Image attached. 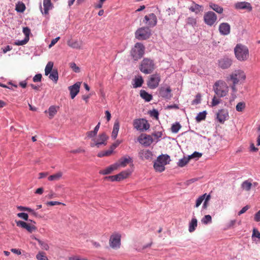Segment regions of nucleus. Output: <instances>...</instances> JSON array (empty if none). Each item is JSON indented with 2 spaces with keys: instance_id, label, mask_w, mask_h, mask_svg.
Returning <instances> with one entry per match:
<instances>
[{
  "instance_id": "nucleus-42",
  "label": "nucleus",
  "mask_w": 260,
  "mask_h": 260,
  "mask_svg": "<svg viewBox=\"0 0 260 260\" xmlns=\"http://www.w3.org/2000/svg\"><path fill=\"white\" fill-rule=\"evenodd\" d=\"M35 239L38 241V243L41 246L42 249L46 250H47L49 249V247L46 242L42 241L37 238H35Z\"/></svg>"
},
{
  "instance_id": "nucleus-12",
  "label": "nucleus",
  "mask_w": 260,
  "mask_h": 260,
  "mask_svg": "<svg viewBox=\"0 0 260 260\" xmlns=\"http://www.w3.org/2000/svg\"><path fill=\"white\" fill-rule=\"evenodd\" d=\"M144 22L149 25V27H154L157 23V18L155 15L153 13H150L148 15H146L144 17Z\"/></svg>"
},
{
  "instance_id": "nucleus-43",
  "label": "nucleus",
  "mask_w": 260,
  "mask_h": 260,
  "mask_svg": "<svg viewBox=\"0 0 260 260\" xmlns=\"http://www.w3.org/2000/svg\"><path fill=\"white\" fill-rule=\"evenodd\" d=\"M186 22L187 24L191 25L192 27L195 26L197 24L196 19L192 17L187 18Z\"/></svg>"
},
{
  "instance_id": "nucleus-51",
  "label": "nucleus",
  "mask_w": 260,
  "mask_h": 260,
  "mask_svg": "<svg viewBox=\"0 0 260 260\" xmlns=\"http://www.w3.org/2000/svg\"><path fill=\"white\" fill-rule=\"evenodd\" d=\"M36 258L38 260H48L45 253L42 252H39L36 255Z\"/></svg>"
},
{
  "instance_id": "nucleus-36",
  "label": "nucleus",
  "mask_w": 260,
  "mask_h": 260,
  "mask_svg": "<svg viewBox=\"0 0 260 260\" xmlns=\"http://www.w3.org/2000/svg\"><path fill=\"white\" fill-rule=\"evenodd\" d=\"M25 8V6L22 2H19L16 5L15 10L18 12H23Z\"/></svg>"
},
{
  "instance_id": "nucleus-57",
  "label": "nucleus",
  "mask_w": 260,
  "mask_h": 260,
  "mask_svg": "<svg viewBox=\"0 0 260 260\" xmlns=\"http://www.w3.org/2000/svg\"><path fill=\"white\" fill-rule=\"evenodd\" d=\"M42 77V76L41 74H36L33 77V81L34 82H40L41 81Z\"/></svg>"
},
{
  "instance_id": "nucleus-31",
  "label": "nucleus",
  "mask_w": 260,
  "mask_h": 260,
  "mask_svg": "<svg viewBox=\"0 0 260 260\" xmlns=\"http://www.w3.org/2000/svg\"><path fill=\"white\" fill-rule=\"evenodd\" d=\"M140 96L141 97L145 100L146 102H150L152 99V96L151 94L148 93L144 90H141L140 91Z\"/></svg>"
},
{
  "instance_id": "nucleus-14",
  "label": "nucleus",
  "mask_w": 260,
  "mask_h": 260,
  "mask_svg": "<svg viewBox=\"0 0 260 260\" xmlns=\"http://www.w3.org/2000/svg\"><path fill=\"white\" fill-rule=\"evenodd\" d=\"M216 117L220 123H224L229 117L228 110L225 109L219 110L216 114Z\"/></svg>"
},
{
  "instance_id": "nucleus-48",
  "label": "nucleus",
  "mask_w": 260,
  "mask_h": 260,
  "mask_svg": "<svg viewBox=\"0 0 260 260\" xmlns=\"http://www.w3.org/2000/svg\"><path fill=\"white\" fill-rule=\"evenodd\" d=\"M202 156V153L195 151L192 154L188 155L189 158H194L196 160L198 159Z\"/></svg>"
},
{
  "instance_id": "nucleus-7",
  "label": "nucleus",
  "mask_w": 260,
  "mask_h": 260,
  "mask_svg": "<svg viewBox=\"0 0 260 260\" xmlns=\"http://www.w3.org/2000/svg\"><path fill=\"white\" fill-rule=\"evenodd\" d=\"M151 34V30L148 27H142L136 30L135 37L139 40H145L148 39Z\"/></svg>"
},
{
  "instance_id": "nucleus-16",
  "label": "nucleus",
  "mask_w": 260,
  "mask_h": 260,
  "mask_svg": "<svg viewBox=\"0 0 260 260\" xmlns=\"http://www.w3.org/2000/svg\"><path fill=\"white\" fill-rule=\"evenodd\" d=\"M80 85L81 83L78 82L69 87L71 96L72 99H74L77 94L79 93Z\"/></svg>"
},
{
  "instance_id": "nucleus-23",
  "label": "nucleus",
  "mask_w": 260,
  "mask_h": 260,
  "mask_svg": "<svg viewBox=\"0 0 260 260\" xmlns=\"http://www.w3.org/2000/svg\"><path fill=\"white\" fill-rule=\"evenodd\" d=\"M108 138V136L104 133L99 135L98 139L96 140V144L97 145V147H100L101 145H105L106 144V142Z\"/></svg>"
},
{
  "instance_id": "nucleus-35",
  "label": "nucleus",
  "mask_w": 260,
  "mask_h": 260,
  "mask_svg": "<svg viewBox=\"0 0 260 260\" xmlns=\"http://www.w3.org/2000/svg\"><path fill=\"white\" fill-rule=\"evenodd\" d=\"M209 6L210 8H211L214 11H215V12L219 14H221L223 12V8L217 4L214 3H210L209 4Z\"/></svg>"
},
{
  "instance_id": "nucleus-49",
  "label": "nucleus",
  "mask_w": 260,
  "mask_h": 260,
  "mask_svg": "<svg viewBox=\"0 0 260 260\" xmlns=\"http://www.w3.org/2000/svg\"><path fill=\"white\" fill-rule=\"evenodd\" d=\"M245 108V104L244 102H240L237 104L236 109L238 112H242Z\"/></svg>"
},
{
  "instance_id": "nucleus-30",
  "label": "nucleus",
  "mask_w": 260,
  "mask_h": 260,
  "mask_svg": "<svg viewBox=\"0 0 260 260\" xmlns=\"http://www.w3.org/2000/svg\"><path fill=\"white\" fill-rule=\"evenodd\" d=\"M133 81L134 83L133 84V87L134 88L141 87L144 82L143 79L141 76L135 78Z\"/></svg>"
},
{
  "instance_id": "nucleus-50",
  "label": "nucleus",
  "mask_w": 260,
  "mask_h": 260,
  "mask_svg": "<svg viewBox=\"0 0 260 260\" xmlns=\"http://www.w3.org/2000/svg\"><path fill=\"white\" fill-rule=\"evenodd\" d=\"M23 33L25 35V38L29 39V35L30 34V29L28 27H24L22 30Z\"/></svg>"
},
{
  "instance_id": "nucleus-62",
  "label": "nucleus",
  "mask_w": 260,
  "mask_h": 260,
  "mask_svg": "<svg viewBox=\"0 0 260 260\" xmlns=\"http://www.w3.org/2000/svg\"><path fill=\"white\" fill-rule=\"evenodd\" d=\"M201 102V96L198 94L196 96V98L194 100H193L192 102V104H198Z\"/></svg>"
},
{
  "instance_id": "nucleus-13",
  "label": "nucleus",
  "mask_w": 260,
  "mask_h": 260,
  "mask_svg": "<svg viewBox=\"0 0 260 260\" xmlns=\"http://www.w3.org/2000/svg\"><path fill=\"white\" fill-rule=\"evenodd\" d=\"M138 155L139 158L142 160H151L153 157L152 152L148 149H142L140 150L138 153Z\"/></svg>"
},
{
  "instance_id": "nucleus-9",
  "label": "nucleus",
  "mask_w": 260,
  "mask_h": 260,
  "mask_svg": "<svg viewBox=\"0 0 260 260\" xmlns=\"http://www.w3.org/2000/svg\"><path fill=\"white\" fill-rule=\"evenodd\" d=\"M121 236L119 234H114L111 236L109 240L110 246L114 249L120 247Z\"/></svg>"
},
{
  "instance_id": "nucleus-22",
  "label": "nucleus",
  "mask_w": 260,
  "mask_h": 260,
  "mask_svg": "<svg viewBox=\"0 0 260 260\" xmlns=\"http://www.w3.org/2000/svg\"><path fill=\"white\" fill-rule=\"evenodd\" d=\"M67 44L69 47L76 49H81L82 46L81 42L78 41L76 40H72L71 39L68 40Z\"/></svg>"
},
{
  "instance_id": "nucleus-17",
  "label": "nucleus",
  "mask_w": 260,
  "mask_h": 260,
  "mask_svg": "<svg viewBox=\"0 0 260 260\" xmlns=\"http://www.w3.org/2000/svg\"><path fill=\"white\" fill-rule=\"evenodd\" d=\"M16 222L17 226L26 229L29 233H32L36 229V226L34 225H30L23 221L19 220Z\"/></svg>"
},
{
  "instance_id": "nucleus-38",
  "label": "nucleus",
  "mask_w": 260,
  "mask_h": 260,
  "mask_svg": "<svg viewBox=\"0 0 260 260\" xmlns=\"http://www.w3.org/2000/svg\"><path fill=\"white\" fill-rule=\"evenodd\" d=\"M207 112L206 111L200 112L196 117V120L198 122H201L206 118Z\"/></svg>"
},
{
  "instance_id": "nucleus-15",
  "label": "nucleus",
  "mask_w": 260,
  "mask_h": 260,
  "mask_svg": "<svg viewBox=\"0 0 260 260\" xmlns=\"http://www.w3.org/2000/svg\"><path fill=\"white\" fill-rule=\"evenodd\" d=\"M232 64V60L228 57H223L218 60L219 67L223 69H228Z\"/></svg>"
},
{
  "instance_id": "nucleus-59",
  "label": "nucleus",
  "mask_w": 260,
  "mask_h": 260,
  "mask_svg": "<svg viewBox=\"0 0 260 260\" xmlns=\"http://www.w3.org/2000/svg\"><path fill=\"white\" fill-rule=\"evenodd\" d=\"M87 137L89 138H93L96 135V133L93 130L89 131L86 133Z\"/></svg>"
},
{
  "instance_id": "nucleus-27",
  "label": "nucleus",
  "mask_w": 260,
  "mask_h": 260,
  "mask_svg": "<svg viewBox=\"0 0 260 260\" xmlns=\"http://www.w3.org/2000/svg\"><path fill=\"white\" fill-rule=\"evenodd\" d=\"M157 159L158 161L161 162L165 166L169 164L171 161L170 157L168 154H161L157 157Z\"/></svg>"
},
{
  "instance_id": "nucleus-39",
  "label": "nucleus",
  "mask_w": 260,
  "mask_h": 260,
  "mask_svg": "<svg viewBox=\"0 0 260 260\" xmlns=\"http://www.w3.org/2000/svg\"><path fill=\"white\" fill-rule=\"evenodd\" d=\"M53 67V63L52 62L49 61L47 63L45 69V75H48L52 71Z\"/></svg>"
},
{
  "instance_id": "nucleus-63",
  "label": "nucleus",
  "mask_w": 260,
  "mask_h": 260,
  "mask_svg": "<svg viewBox=\"0 0 260 260\" xmlns=\"http://www.w3.org/2000/svg\"><path fill=\"white\" fill-rule=\"evenodd\" d=\"M254 220L256 222L260 221V210L257 212L254 216Z\"/></svg>"
},
{
  "instance_id": "nucleus-47",
  "label": "nucleus",
  "mask_w": 260,
  "mask_h": 260,
  "mask_svg": "<svg viewBox=\"0 0 260 260\" xmlns=\"http://www.w3.org/2000/svg\"><path fill=\"white\" fill-rule=\"evenodd\" d=\"M162 135V133L161 131L154 132L152 134V136L156 139V143L160 141V138H161Z\"/></svg>"
},
{
  "instance_id": "nucleus-8",
  "label": "nucleus",
  "mask_w": 260,
  "mask_h": 260,
  "mask_svg": "<svg viewBox=\"0 0 260 260\" xmlns=\"http://www.w3.org/2000/svg\"><path fill=\"white\" fill-rule=\"evenodd\" d=\"M217 20V16L215 13L212 11H209L206 13L204 16V20L205 23L209 25L212 26Z\"/></svg>"
},
{
  "instance_id": "nucleus-26",
  "label": "nucleus",
  "mask_w": 260,
  "mask_h": 260,
  "mask_svg": "<svg viewBox=\"0 0 260 260\" xmlns=\"http://www.w3.org/2000/svg\"><path fill=\"white\" fill-rule=\"evenodd\" d=\"M189 10L194 12L196 14H198L203 11V6L196 4L194 2H192V5L189 7Z\"/></svg>"
},
{
  "instance_id": "nucleus-37",
  "label": "nucleus",
  "mask_w": 260,
  "mask_h": 260,
  "mask_svg": "<svg viewBox=\"0 0 260 260\" xmlns=\"http://www.w3.org/2000/svg\"><path fill=\"white\" fill-rule=\"evenodd\" d=\"M190 158L189 157H184L183 158L180 159L177 162V165L180 167H183L185 166L189 161Z\"/></svg>"
},
{
  "instance_id": "nucleus-58",
  "label": "nucleus",
  "mask_w": 260,
  "mask_h": 260,
  "mask_svg": "<svg viewBox=\"0 0 260 260\" xmlns=\"http://www.w3.org/2000/svg\"><path fill=\"white\" fill-rule=\"evenodd\" d=\"M252 238L256 237L260 239V232L256 229H253L252 235Z\"/></svg>"
},
{
  "instance_id": "nucleus-10",
  "label": "nucleus",
  "mask_w": 260,
  "mask_h": 260,
  "mask_svg": "<svg viewBox=\"0 0 260 260\" xmlns=\"http://www.w3.org/2000/svg\"><path fill=\"white\" fill-rule=\"evenodd\" d=\"M160 80V78L158 74H153L148 81L147 85L150 88L154 89L158 86Z\"/></svg>"
},
{
  "instance_id": "nucleus-56",
  "label": "nucleus",
  "mask_w": 260,
  "mask_h": 260,
  "mask_svg": "<svg viewBox=\"0 0 260 260\" xmlns=\"http://www.w3.org/2000/svg\"><path fill=\"white\" fill-rule=\"evenodd\" d=\"M149 113L151 117H154L156 119L158 118L159 113L158 111L156 109H153L152 110L150 111Z\"/></svg>"
},
{
  "instance_id": "nucleus-29",
  "label": "nucleus",
  "mask_w": 260,
  "mask_h": 260,
  "mask_svg": "<svg viewBox=\"0 0 260 260\" xmlns=\"http://www.w3.org/2000/svg\"><path fill=\"white\" fill-rule=\"evenodd\" d=\"M153 167L156 171L159 172H162L165 169V165L158 161L157 159L154 162Z\"/></svg>"
},
{
  "instance_id": "nucleus-4",
  "label": "nucleus",
  "mask_w": 260,
  "mask_h": 260,
  "mask_svg": "<svg viewBox=\"0 0 260 260\" xmlns=\"http://www.w3.org/2000/svg\"><path fill=\"white\" fill-rule=\"evenodd\" d=\"M154 68L155 64L153 60L148 58H144L142 61L140 70L144 74H148L152 72Z\"/></svg>"
},
{
  "instance_id": "nucleus-25",
  "label": "nucleus",
  "mask_w": 260,
  "mask_h": 260,
  "mask_svg": "<svg viewBox=\"0 0 260 260\" xmlns=\"http://www.w3.org/2000/svg\"><path fill=\"white\" fill-rule=\"evenodd\" d=\"M118 168V165L114 164L110 166L107 167L104 170H101L100 173L102 175H107L111 173L114 170Z\"/></svg>"
},
{
  "instance_id": "nucleus-60",
  "label": "nucleus",
  "mask_w": 260,
  "mask_h": 260,
  "mask_svg": "<svg viewBox=\"0 0 260 260\" xmlns=\"http://www.w3.org/2000/svg\"><path fill=\"white\" fill-rule=\"evenodd\" d=\"M105 179H110L112 181H119L118 175L106 177Z\"/></svg>"
},
{
  "instance_id": "nucleus-52",
  "label": "nucleus",
  "mask_w": 260,
  "mask_h": 260,
  "mask_svg": "<svg viewBox=\"0 0 260 260\" xmlns=\"http://www.w3.org/2000/svg\"><path fill=\"white\" fill-rule=\"evenodd\" d=\"M204 196H200L196 200L195 208H198L204 200Z\"/></svg>"
},
{
  "instance_id": "nucleus-18",
  "label": "nucleus",
  "mask_w": 260,
  "mask_h": 260,
  "mask_svg": "<svg viewBox=\"0 0 260 260\" xmlns=\"http://www.w3.org/2000/svg\"><path fill=\"white\" fill-rule=\"evenodd\" d=\"M231 27L229 23L223 22L221 23L219 26V31L221 35L226 36L230 33Z\"/></svg>"
},
{
  "instance_id": "nucleus-24",
  "label": "nucleus",
  "mask_w": 260,
  "mask_h": 260,
  "mask_svg": "<svg viewBox=\"0 0 260 260\" xmlns=\"http://www.w3.org/2000/svg\"><path fill=\"white\" fill-rule=\"evenodd\" d=\"M160 94L163 98L170 99L171 96V89L170 87L167 88H162L160 91Z\"/></svg>"
},
{
  "instance_id": "nucleus-55",
  "label": "nucleus",
  "mask_w": 260,
  "mask_h": 260,
  "mask_svg": "<svg viewBox=\"0 0 260 260\" xmlns=\"http://www.w3.org/2000/svg\"><path fill=\"white\" fill-rule=\"evenodd\" d=\"M17 216L24 219L25 221L28 220V215L24 212H20L17 214Z\"/></svg>"
},
{
  "instance_id": "nucleus-6",
  "label": "nucleus",
  "mask_w": 260,
  "mask_h": 260,
  "mask_svg": "<svg viewBox=\"0 0 260 260\" xmlns=\"http://www.w3.org/2000/svg\"><path fill=\"white\" fill-rule=\"evenodd\" d=\"M133 126L135 129L140 132H145L149 129L150 124L144 118H137L133 120Z\"/></svg>"
},
{
  "instance_id": "nucleus-19",
  "label": "nucleus",
  "mask_w": 260,
  "mask_h": 260,
  "mask_svg": "<svg viewBox=\"0 0 260 260\" xmlns=\"http://www.w3.org/2000/svg\"><path fill=\"white\" fill-rule=\"evenodd\" d=\"M139 142L145 146H150L154 141L152 136L148 135H145L143 138H139Z\"/></svg>"
},
{
  "instance_id": "nucleus-45",
  "label": "nucleus",
  "mask_w": 260,
  "mask_h": 260,
  "mask_svg": "<svg viewBox=\"0 0 260 260\" xmlns=\"http://www.w3.org/2000/svg\"><path fill=\"white\" fill-rule=\"evenodd\" d=\"M48 113L50 118H52L57 113V110L55 106H50L48 109Z\"/></svg>"
},
{
  "instance_id": "nucleus-34",
  "label": "nucleus",
  "mask_w": 260,
  "mask_h": 260,
  "mask_svg": "<svg viewBox=\"0 0 260 260\" xmlns=\"http://www.w3.org/2000/svg\"><path fill=\"white\" fill-rule=\"evenodd\" d=\"M131 173L132 171L128 169L123 171L119 173L118 174H117L118 176V179L119 181L127 178L131 174Z\"/></svg>"
},
{
  "instance_id": "nucleus-32",
  "label": "nucleus",
  "mask_w": 260,
  "mask_h": 260,
  "mask_svg": "<svg viewBox=\"0 0 260 260\" xmlns=\"http://www.w3.org/2000/svg\"><path fill=\"white\" fill-rule=\"evenodd\" d=\"M119 129V124L118 122H115L114 124L111 137L113 139H115L117 137Z\"/></svg>"
},
{
  "instance_id": "nucleus-64",
  "label": "nucleus",
  "mask_w": 260,
  "mask_h": 260,
  "mask_svg": "<svg viewBox=\"0 0 260 260\" xmlns=\"http://www.w3.org/2000/svg\"><path fill=\"white\" fill-rule=\"evenodd\" d=\"M249 209L248 206H245L238 212V215H240L244 213Z\"/></svg>"
},
{
  "instance_id": "nucleus-3",
  "label": "nucleus",
  "mask_w": 260,
  "mask_h": 260,
  "mask_svg": "<svg viewBox=\"0 0 260 260\" xmlns=\"http://www.w3.org/2000/svg\"><path fill=\"white\" fill-rule=\"evenodd\" d=\"M213 89L215 94L219 98L226 96L229 92V87L226 84L221 81L215 82Z\"/></svg>"
},
{
  "instance_id": "nucleus-1",
  "label": "nucleus",
  "mask_w": 260,
  "mask_h": 260,
  "mask_svg": "<svg viewBox=\"0 0 260 260\" xmlns=\"http://www.w3.org/2000/svg\"><path fill=\"white\" fill-rule=\"evenodd\" d=\"M246 79V75L243 71L241 70H235L227 78V81L229 83L232 82L230 85L232 91L234 93L237 92L236 86L240 81H244Z\"/></svg>"
},
{
  "instance_id": "nucleus-46",
  "label": "nucleus",
  "mask_w": 260,
  "mask_h": 260,
  "mask_svg": "<svg viewBox=\"0 0 260 260\" xmlns=\"http://www.w3.org/2000/svg\"><path fill=\"white\" fill-rule=\"evenodd\" d=\"M180 128L181 125L178 122L173 124L171 127L172 132L173 133H177L178 132Z\"/></svg>"
},
{
  "instance_id": "nucleus-11",
  "label": "nucleus",
  "mask_w": 260,
  "mask_h": 260,
  "mask_svg": "<svg viewBox=\"0 0 260 260\" xmlns=\"http://www.w3.org/2000/svg\"><path fill=\"white\" fill-rule=\"evenodd\" d=\"M234 8L237 10H244L247 12H251L252 10L251 5L247 2H240L234 4Z\"/></svg>"
},
{
  "instance_id": "nucleus-54",
  "label": "nucleus",
  "mask_w": 260,
  "mask_h": 260,
  "mask_svg": "<svg viewBox=\"0 0 260 260\" xmlns=\"http://www.w3.org/2000/svg\"><path fill=\"white\" fill-rule=\"evenodd\" d=\"M28 41L29 40L26 38H24L22 40H17L15 42V45L17 46H22L26 44L28 42Z\"/></svg>"
},
{
  "instance_id": "nucleus-33",
  "label": "nucleus",
  "mask_w": 260,
  "mask_h": 260,
  "mask_svg": "<svg viewBox=\"0 0 260 260\" xmlns=\"http://www.w3.org/2000/svg\"><path fill=\"white\" fill-rule=\"evenodd\" d=\"M49 78L55 83H57L58 79V74L56 70H53L49 74Z\"/></svg>"
},
{
  "instance_id": "nucleus-53",
  "label": "nucleus",
  "mask_w": 260,
  "mask_h": 260,
  "mask_svg": "<svg viewBox=\"0 0 260 260\" xmlns=\"http://www.w3.org/2000/svg\"><path fill=\"white\" fill-rule=\"evenodd\" d=\"M221 102V100L220 99V98H219V99H217L216 98L215 96H214L213 97V98L212 99V101L211 102V106L214 107V106L217 105L218 104H219V103H220Z\"/></svg>"
},
{
  "instance_id": "nucleus-28",
  "label": "nucleus",
  "mask_w": 260,
  "mask_h": 260,
  "mask_svg": "<svg viewBox=\"0 0 260 260\" xmlns=\"http://www.w3.org/2000/svg\"><path fill=\"white\" fill-rule=\"evenodd\" d=\"M198 225V221L196 217H193L189 223L188 231L190 233L194 232Z\"/></svg>"
},
{
  "instance_id": "nucleus-21",
  "label": "nucleus",
  "mask_w": 260,
  "mask_h": 260,
  "mask_svg": "<svg viewBox=\"0 0 260 260\" xmlns=\"http://www.w3.org/2000/svg\"><path fill=\"white\" fill-rule=\"evenodd\" d=\"M133 162V159L131 157L127 156L126 157H121L118 161V162L115 163L118 165L119 167H125L127 164Z\"/></svg>"
},
{
  "instance_id": "nucleus-5",
  "label": "nucleus",
  "mask_w": 260,
  "mask_h": 260,
  "mask_svg": "<svg viewBox=\"0 0 260 260\" xmlns=\"http://www.w3.org/2000/svg\"><path fill=\"white\" fill-rule=\"evenodd\" d=\"M145 47L141 43H137L132 49L131 56L135 60H138L142 57L144 53Z\"/></svg>"
},
{
  "instance_id": "nucleus-2",
  "label": "nucleus",
  "mask_w": 260,
  "mask_h": 260,
  "mask_svg": "<svg viewBox=\"0 0 260 260\" xmlns=\"http://www.w3.org/2000/svg\"><path fill=\"white\" fill-rule=\"evenodd\" d=\"M234 52L236 58L240 61H244L249 58V50L244 45L237 44L234 49Z\"/></svg>"
},
{
  "instance_id": "nucleus-61",
  "label": "nucleus",
  "mask_w": 260,
  "mask_h": 260,
  "mask_svg": "<svg viewBox=\"0 0 260 260\" xmlns=\"http://www.w3.org/2000/svg\"><path fill=\"white\" fill-rule=\"evenodd\" d=\"M59 39H60V37H57L52 39L51 41L50 44L48 46L49 48H51L52 46H53L57 42V41L59 40Z\"/></svg>"
},
{
  "instance_id": "nucleus-40",
  "label": "nucleus",
  "mask_w": 260,
  "mask_h": 260,
  "mask_svg": "<svg viewBox=\"0 0 260 260\" xmlns=\"http://www.w3.org/2000/svg\"><path fill=\"white\" fill-rule=\"evenodd\" d=\"M252 186V184L248 181V180L244 181L241 187L246 190V191H249Z\"/></svg>"
},
{
  "instance_id": "nucleus-20",
  "label": "nucleus",
  "mask_w": 260,
  "mask_h": 260,
  "mask_svg": "<svg viewBox=\"0 0 260 260\" xmlns=\"http://www.w3.org/2000/svg\"><path fill=\"white\" fill-rule=\"evenodd\" d=\"M44 10H42L41 4H40V9L42 14H48L49 11L52 9L53 5L50 0H43Z\"/></svg>"
},
{
  "instance_id": "nucleus-41",
  "label": "nucleus",
  "mask_w": 260,
  "mask_h": 260,
  "mask_svg": "<svg viewBox=\"0 0 260 260\" xmlns=\"http://www.w3.org/2000/svg\"><path fill=\"white\" fill-rule=\"evenodd\" d=\"M62 175V174L61 172H58L56 174L50 175L48 179L49 181L58 180L61 177Z\"/></svg>"
},
{
  "instance_id": "nucleus-44",
  "label": "nucleus",
  "mask_w": 260,
  "mask_h": 260,
  "mask_svg": "<svg viewBox=\"0 0 260 260\" xmlns=\"http://www.w3.org/2000/svg\"><path fill=\"white\" fill-rule=\"evenodd\" d=\"M202 222L204 224H207L212 221V217L210 215H205L201 220Z\"/></svg>"
}]
</instances>
